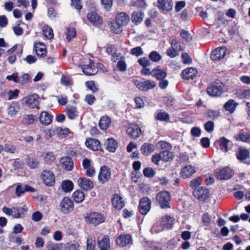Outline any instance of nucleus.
<instances>
[{
	"label": "nucleus",
	"instance_id": "obj_55",
	"mask_svg": "<svg viewBox=\"0 0 250 250\" xmlns=\"http://www.w3.org/2000/svg\"><path fill=\"white\" fill-rule=\"evenodd\" d=\"M56 132V127H51L45 130V137L46 139H49L55 134Z\"/></svg>",
	"mask_w": 250,
	"mask_h": 250
},
{
	"label": "nucleus",
	"instance_id": "obj_7",
	"mask_svg": "<svg viewBox=\"0 0 250 250\" xmlns=\"http://www.w3.org/2000/svg\"><path fill=\"white\" fill-rule=\"evenodd\" d=\"M41 178L43 183L48 187L54 185L55 182V178L52 171L49 170H44L42 172Z\"/></svg>",
	"mask_w": 250,
	"mask_h": 250
},
{
	"label": "nucleus",
	"instance_id": "obj_48",
	"mask_svg": "<svg viewBox=\"0 0 250 250\" xmlns=\"http://www.w3.org/2000/svg\"><path fill=\"white\" fill-rule=\"evenodd\" d=\"M80 244L78 241H74L67 243L66 250H79Z\"/></svg>",
	"mask_w": 250,
	"mask_h": 250
},
{
	"label": "nucleus",
	"instance_id": "obj_33",
	"mask_svg": "<svg viewBox=\"0 0 250 250\" xmlns=\"http://www.w3.org/2000/svg\"><path fill=\"white\" fill-rule=\"evenodd\" d=\"M152 76L157 80H161L164 79L167 76V72L164 70L157 68L152 70Z\"/></svg>",
	"mask_w": 250,
	"mask_h": 250
},
{
	"label": "nucleus",
	"instance_id": "obj_15",
	"mask_svg": "<svg viewBox=\"0 0 250 250\" xmlns=\"http://www.w3.org/2000/svg\"><path fill=\"white\" fill-rule=\"evenodd\" d=\"M79 186L83 190L88 191L93 188V182L84 177H80L77 180Z\"/></svg>",
	"mask_w": 250,
	"mask_h": 250
},
{
	"label": "nucleus",
	"instance_id": "obj_36",
	"mask_svg": "<svg viewBox=\"0 0 250 250\" xmlns=\"http://www.w3.org/2000/svg\"><path fill=\"white\" fill-rule=\"evenodd\" d=\"M237 105V103L233 100L230 99L224 104V107L226 110L232 113L235 110Z\"/></svg>",
	"mask_w": 250,
	"mask_h": 250
},
{
	"label": "nucleus",
	"instance_id": "obj_47",
	"mask_svg": "<svg viewBox=\"0 0 250 250\" xmlns=\"http://www.w3.org/2000/svg\"><path fill=\"white\" fill-rule=\"evenodd\" d=\"M40 164L38 159L29 158L27 160V164L32 169H35L38 167Z\"/></svg>",
	"mask_w": 250,
	"mask_h": 250
},
{
	"label": "nucleus",
	"instance_id": "obj_39",
	"mask_svg": "<svg viewBox=\"0 0 250 250\" xmlns=\"http://www.w3.org/2000/svg\"><path fill=\"white\" fill-rule=\"evenodd\" d=\"M72 197L76 203H79L82 202L84 200L85 195L82 191L78 190L73 193Z\"/></svg>",
	"mask_w": 250,
	"mask_h": 250
},
{
	"label": "nucleus",
	"instance_id": "obj_6",
	"mask_svg": "<svg viewBox=\"0 0 250 250\" xmlns=\"http://www.w3.org/2000/svg\"><path fill=\"white\" fill-rule=\"evenodd\" d=\"M126 132L132 139H137L142 134V131L140 125L136 124H129L126 128Z\"/></svg>",
	"mask_w": 250,
	"mask_h": 250
},
{
	"label": "nucleus",
	"instance_id": "obj_1",
	"mask_svg": "<svg viewBox=\"0 0 250 250\" xmlns=\"http://www.w3.org/2000/svg\"><path fill=\"white\" fill-rule=\"evenodd\" d=\"M85 222L94 226L98 225L104 222V218L103 215L98 212H92L87 213L84 216Z\"/></svg>",
	"mask_w": 250,
	"mask_h": 250
},
{
	"label": "nucleus",
	"instance_id": "obj_59",
	"mask_svg": "<svg viewBox=\"0 0 250 250\" xmlns=\"http://www.w3.org/2000/svg\"><path fill=\"white\" fill-rule=\"evenodd\" d=\"M132 5L138 9H143L146 7V2L145 0H136Z\"/></svg>",
	"mask_w": 250,
	"mask_h": 250
},
{
	"label": "nucleus",
	"instance_id": "obj_41",
	"mask_svg": "<svg viewBox=\"0 0 250 250\" xmlns=\"http://www.w3.org/2000/svg\"><path fill=\"white\" fill-rule=\"evenodd\" d=\"M73 188V184L70 180H65L62 183V188L65 192H70Z\"/></svg>",
	"mask_w": 250,
	"mask_h": 250
},
{
	"label": "nucleus",
	"instance_id": "obj_35",
	"mask_svg": "<svg viewBox=\"0 0 250 250\" xmlns=\"http://www.w3.org/2000/svg\"><path fill=\"white\" fill-rule=\"evenodd\" d=\"M101 250H108L110 249L109 239L106 236H104L98 243Z\"/></svg>",
	"mask_w": 250,
	"mask_h": 250
},
{
	"label": "nucleus",
	"instance_id": "obj_53",
	"mask_svg": "<svg viewBox=\"0 0 250 250\" xmlns=\"http://www.w3.org/2000/svg\"><path fill=\"white\" fill-rule=\"evenodd\" d=\"M95 245V237L91 236H88L87 239V250H93Z\"/></svg>",
	"mask_w": 250,
	"mask_h": 250
},
{
	"label": "nucleus",
	"instance_id": "obj_26",
	"mask_svg": "<svg viewBox=\"0 0 250 250\" xmlns=\"http://www.w3.org/2000/svg\"><path fill=\"white\" fill-rule=\"evenodd\" d=\"M35 51L38 56L43 57L46 55L45 45L42 42H36L34 45Z\"/></svg>",
	"mask_w": 250,
	"mask_h": 250
},
{
	"label": "nucleus",
	"instance_id": "obj_5",
	"mask_svg": "<svg viewBox=\"0 0 250 250\" xmlns=\"http://www.w3.org/2000/svg\"><path fill=\"white\" fill-rule=\"evenodd\" d=\"M133 83L139 90L143 91L149 90L154 88L156 86V83L150 80L144 82L134 80Z\"/></svg>",
	"mask_w": 250,
	"mask_h": 250
},
{
	"label": "nucleus",
	"instance_id": "obj_28",
	"mask_svg": "<svg viewBox=\"0 0 250 250\" xmlns=\"http://www.w3.org/2000/svg\"><path fill=\"white\" fill-rule=\"evenodd\" d=\"M62 167L67 170H71L73 167V162L72 159L68 157H64L60 160Z\"/></svg>",
	"mask_w": 250,
	"mask_h": 250
},
{
	"label": "nucleus",
	"instance_id": "obj_51",
	"mask_svg": "<svg viewBox=\"0 0 250 250\" xmlns=\"http://www.w3.org/2000/svg\"><path fill=\"white\" fill-rule=\"evenodd\" d=\"M170 44L171 47L175 50H177V52L178 51H183L184 49L182 43L176 39H173L170 42Z\"/></svg>",
	"mask_w": 250,
	"mask_h": 250
},
{
	"label": "nucleus",
	"instance_id": "obj_34",
	"mask_svg": "<svg viewBox=\"0 0 250 250\" xmlns=\"http://www.w3.org/2000/svg\"><path fill=\"white\" fill-rule=\"evenodd\" d=\"M111 124V120L106 116H103L101 117L99 125L100 127L103 130L107 128Z\"/></svg>",
	"mask_w": 250,
	"mask_h": 250
},
{
	"label": "nucleus",
	"instance_id": "obj_14",
	"mask_svg": "<svg viewBox=\"0 0 250 250\" xmlns=\"http://www.w3.org/2000/svg\"><path fill=\"white\" fill-rule=\"evenodd\" d=\"M215 173L216 177L220 180L229 179L233 174L232 170L228 167L219 170H217Z\"/></svg>",
	"mask_w": 250,
	"mask_h": 250
},
{
	"label": "nucleus",
	"instance_id": "obj_58",
	"mask_svg": "<svg viewBox=\"0 0 250 250\" xmlns=\"http://www.w3.org/2000/svg\"><path fill=\"white\" fill-rule=\"evenodd\" d=\"M204 128L208 132L210 133L213 132L214 128V123L210 121H208L205 123Z\"/></svg>",
	"mask_w": 250,
	"mask_h": 250
},
{
	"label": "nucleus",
	"instance_id": "obj_40",
	"mask_svg": "<svg viewBox=\"0 0 250 250\" xmlns=\"http://www.w3.org/2000/svg\"><path fill=\"white\" fill-rule=\"evenodd\" d=\"M42 32L43 36L48 40L52 39L53 38V30L48 25L43 26Z\"/></svg>",
	"mask_w": 250,
	"mask_h": 250
},
{
	"label": "nucleus",
	"instance_id": "obj_54",
	"mask_svg": "<svg viewBox=\"0 0 250 250\" xmlns=\"http://www.w3.org/2000/svg\"><path fill=\"white\" fill-rule=\"evenodd\" d=\"M149 58L154 62H157L161 60L162 56L157 51H153L149 54Z\"/></svg>",
	"mask_w": 250,
	"mask_h": 250
},
{
	"label": "nucleus",
	"instance_id": "obj_64",
	"mask_svg": "<svg viewBox=\"0 0 250 250\" xmlns=\"http://www.w3.org/2000/svg\"><path fill=\"white\" fill-rule=\"evenodd\" d=\"M211 221V217L208 213H205L202 216V222L205 225L208 226Z\"/></svg>",
	"mask_w": 250,
	"mask_h": 250
},
{
	"label": "nucleus",
	"instance_id": "obj_2",
	"mask_svg": "<svg viewBox=\"0 0 250 250\" xmlns=\"http://www.w3.org/2000/svg\"><path fill=\"white\" fill-rule=\"evenodd\" d=\"M129 17L124 12H120L116 14L115 21L117 22V28L114 30L116 32H121L123 26L126 25L129 21Z\"/></svg>",
	"mask_w": 250,
	"mask_h": 250
},
{
	"label": "nucleus",
	"instance_id": "obj_29",
	"mask_svg": "<svg viewBox=\"0 0 250 250\" xmlns=\"http://www.w3.org/2000/svg\"><path fill=\"white\" fill-rule=\"evenodd\" d=\"M175 219L170 216H165L162 218L161 223L163 228L171 229L175 223Z\"/></svg>",
	"mask_w": 250,
	"mask_h": 250
},
{
	"label": "nucleus",
	"instance_id": "obj_12",
	"mask_svg": "<svg viewBox=\"0 0 250 250\" xmlns=\"http://www.w3.org/2000/svg\"><path fill=\"white\" fill-rule=\"evenodd\" d=\"M82 165L85 170L86 175L88 177H93L95 174V170L92 165V162L90 159L85 158L83 160Z\"/></svg>",
	"mask_w": 250,
	"mask_h": 250
},
{
	"label": "nucleus",
	"instance_id": "obj_32",
	"mask_svg": "<svg viewBox=\"0 0 250 250\" xmlns=\"http://www.w3.org/2000/svg\"><path fill=\"white\" fill-rule=\"evenodd\" d=\"M154 150V146L151 144L144 143L141 146V153L145 155L148 156Z\"/></svg>",
	"mask_w": 250,
	"mask_h": 250
},
{
	"label": "nucleus",
	"instance_id": "obj_60",
	"mask_svg": "<svg viewBox=\"0 0 250 250\" xmlns=\"http://www.w3.org/2000/svg\"><path fill=\"white\" fill-rule=\"evenodd\" d=\"M29 78L30 77L28 74H24L20 77L18 76V83L24 84L28 83Z\"/></svg>",
	"mask_w": 250,
	"mask_h": 250
},
{
	"label": "nucleus",
	"instance_id": "obj_27",
	"mask_svg": "<svg viewBox=\"0 0 250 250\" xmlns=\"http://www.w3.org/2000/svg\"><path fill=\"white\" fill-rule=\"evenodd\" d=\"M85 144L88 148L93 151L98 150L101 147L100 142L94 139H87Z\"/></svg>",
	"mask_w": 250,
	"mask_h": 250
},
{
	"label": "nucleus",
	"instance_id": "obj_23",
	"mask_svg": "<svg viewBox=\"0 0 250 250\" xmlns=\"http://www.w3.org/2000/svg\"><path fill=\"white\" fill-rule=\"evenodd\" d=\"M116 241L117 245L125 247L131 242L132 239L131 236L128 234H123L120 235L116 239Z\"/></svg>",
	"mask_w": 250,
	"mask_h": 250
},
{
	"label": "nucleus",
	"instance_id": "obj_42",
	"mask_svg": "<svg viewBox=\"0 0 250 250\" xmlns=\"http://www.w3.org/2000/svg\"><path fill=\"white\" fill-rule=\"evenodd\" d=\"M160 154L161 155V160L164 162H168L173 159V154L170 151L164 150L160 152Z\"/></svg>",
	"mask_w": 250,
	"mask_h": 250
},
{
	"label": "nucleus",
	"instance_id": "obj_3",
	"mask_svg": "<svg viewBox=\"0 0 250 250\" xmlns=\"http://www.w3.org/2000/svg\"><path fill=\"white\" fill-rule=\"evenodd\" d=\"M156 200L160 204V207L162 208H170L169 201L170 200V194L166 191L160 192L156 196Z\"/></svg>",
	"mask_w": 250,
	"mask_h": 250
},
{
	"label": "nucleus",
	"instance_id": "obj_22",
	"mask_svg": "<svg viewBox=\"0 0 250 250\" xmlns=\"http://www.w3.org/2000/svg\"><path fill=\"white\" fill-rule=\"evenodd\" d=\"M196 171V168L191 165H187L182 168L181 174L184 178H188Z\"/></svg>",
	"mask_w": 250,
	"mask_h": 250
},
{
	"label": "nucleus",
	"instance_id": "obj_19",
	"mask_svg": "<svg viewBox=\"0 0 250 250\" xmlns=\"http://www.w3.org/2000/svg\"><path fill=\"white\" fill-rule=\"evenodd\" d=\"M226 52L225 47L217 48L212 52L210 58L213 61L221 60L225 56Z\"/></svg>",
	"mask_w": 250,
	"mask_h": 250
},
{
	"label": "nucleus",
	"instance_id": "obj_61",
	"mask_svg": "<svg viewBox=\"0 0 250 250\" xmlns=\"http://www.w3.org/2000/svg\"><path fill=\"white\" fill-rule=\"evenodd\" d=\"M20 93V90L18 89H15L14 90H9L7 92V95L8 96V99L11 100L16 98Z\"/></svg>",
	"mask_w": 250,
	"mask_h": 250
},
{
	"label": "nucleus",
	"instance_id": "obj_11",
	"mask_svg": "<svg viewBox=\"0 0 250 250\" xmlns=\"http://www.w3.org/2000/svg\"><path fill=\"white\" fill-rule=\"evenodd\" d=\"M193 194L197 199L201 201H204L209 197V192L207 188L202 187L199 188L194 189Z\"/></svg>",
	"mask_w": 250,
	"mask_h": 250
},
{
	"label": "nucleus",
	"instance_id": "obj_25",
	"mask_svg": "<svg viewBox=\"0 0 250 250\" xmlns=\"http://www.w3.org/2000/svg\"><path fill=\"white\" fill-rule=\"evenodd\" d=\"M39 119L41 124L48 125L52 122V116L47 112L42 111L40 115Z\"/></svg>",
	"mask_w": 250,
	"mask_h": 250
},
{
	"label": "nucleus",
	"instance_id": "obj_24",
	"mask_svg": "<svg viewBox=\"0 0 250 250\" xmlns=\"http://www.w3.org/2000/svg\"><path fill=\"white\" fill-rule=\"evenodd\" d=\"M87 19L89 21L95 26H99L102 23V20L100 16L94 12H91L87 14Z\"/></svg>",
	"mask_w": 250,
	"mask_h": 250
},
{
	"label": "nucleus",
	"instance_id": "obj_38",
	"mask_svg": "<svg viewBox=\"0 0 250 250\" xmlns=\"http://www.w3.org/2000/svg\"><path fill=\"white\" fill-rule=\"evenodd\" d=\"M155 119L162 121H167L169 120V115L164 111H158L155 114Z\"/></svg>",
	"mask_w": 250,
	"mask_h": 250
},
{
	"label": "nucleus",
	"instance_id": "obj_46",
	"mask_svg": "<svg viewBox=\"0 0 250 250\" xmlns=\"http://www.w3.org/2000/svg\"><path fill=\"white\" fill-rule=\"evenodd\" d=\"M63 248V244L62 243H50L46 246L47 250H62Z\"/></svg>",
	"mask_w": 250,
	"mask_h": 250
},
{
	"label": "nucleus",
	"instance_id": "obj_17",
	"mask_svg": "<svg viewBox=\"0 0 250 250\" xmlns=\"http://www.w3.org/2000/svg\"><path fill=\"white\" fill-rule=\"evenodd\" d=\"M23 208H8L6 207H4L2 208L3 212L8 215H11L14 218H20L21 217V211Z\"/></svg>",
	"mask_w": 250,
	"mask_h": 250
},
{
	"label": "nucleus",
	"instance_id": "obj_30",
	"mask_svg": "<svg viewBox=\"0 0 250 250\" xmlns=\"http://www.w3.org/2000/svg\"><path fill=\"white\" fill-rule=\"evenodd\" d=\"M65 111L68 118L71 120L75 119L79 116V112L76 107L68 105Z\"/></svg>",
	"mask_w": 250,
	"mask_h": 250
},
{
	"label": "nucleus",
	"instance_id": "obj_9",
	"mask_svg": "<svg viewBox=\"0 0 250 250\" xmlns=\"http://www.w3.org/2000/svg\"><path fill=\"white\" fill-rule=\"evenodd\" d=\"M111 176L110 169L106 166H103L100 168L98 175V180L102 184H104L110 179Z\"/></svg>",
	"mask_w": 250,
	"mask_h": 250
},
{
	"label": "nucleus",
	"instance_id": "obj_63",
	"mask_svg": "<svg viewBox=\"0 0 250 250\" xmlns=\"http://www.w3.org/2000/svg\"><path fill=\"white\" fill-rule=\"evenodd\" d=\"M101 3L104 8L106 10H109L112 6V0H101Z\"/></svg>",
	"mask_w": 250,
	"mask_h": 250
},
{
	"label": "nucleus",
	"instance_id": "obj_49",
	"mask_svg": "<svg viewBox=\"0 0 250 250\" xmlns=\"http://www.w3.org/2000/svg\"><path fill=\"white\" fill-rule=\"evenodd\" d=\"M236 140H240L243 142L250 143V134L240 133L235 136Z\"/></svg>",
	"mask_w": 250,
	"mask_h": 250
},
{
	"label": "nucleus",
	"instance_id": "obj_56",
	"mask_svg": "<svg viewBox=\"0 0 250 250\" xmlns=\"http://www.w3.org/2000/svg\"><path fill=\"white\" fill-rule=\"evenodd\" d=\"M164 229L162 223L157 222L155 223L152 227L151 231L152 233H158L162 231Z\"/></svg>",
	"mask_w": 250,
	"mask_h": 250
},
{
	"label": "nucleus",
	"instance_id": "obj_31",
	"mask_svg": "<svg viewBox=\"0 0 250 250\" xmlns=\"http://www.w3.org/2000/svg\"><path fill=\"white\" fill-rule=\"evenodd\" d=\"M104 146H105L106 149L111 152H115L117 147L116 141L112 138L108 139L105 142Z\"/></svg>",
	"mask_w": 250,
	"mask_h": 250
},
{
	"label": "nucleus",
	"instance_id": "obj_13",
	"mask_svg": "<svg viewBox=\"0 0 250 250\" xmlns=\"http://www.w3.org/2000/svg\"><path fill=\"white\" fill-rule=\"evenodd\" d=\"M151 202L147 197H144L141 199L139 203V210L142 214H146L150 210Z\"/></svg>",
	"mask_w": 250,
	"mask_h": 250
},
{
	"label": "nucleus",
	"instance_id": "obj_37",
	"mask_svg": "<svg viewBox=\"0 0 250 250\" xmlns=\"http://www.w3.org/2000/svg\"><path fill=\"white\" fill-rule=\"evenodd\" d=\"M229 142V141L224 137H221L217 141L221 149L224 152H226L228 150V144Z\"/></svg>",
	"mask_w": 250,
	"mask_h": 250
},
{
	"label": "nucleus",
	"instance_id": "obj_16",
	"mask_svg": "<svg viewBox=\"0 0 250 250\" xmlns=\"http://www.w3.org/2000/svg\"><path fill=\"white\" fill-rule=\"evenodd\" d=\"M83 72L86 75H93L98 72V68L95 66L92 61L90 60L89 64L82 66Z\"/></svg>",
	"mask_w": 250,
	"mask_h": 250
},
{
	"label": "nucleus",
	"instance_id": "obj_57",
	"mask_svg": "<svg viewBox=\"0 0 250 250\" xmlns=\"http://www.w3.org/2000/svg\"><path fill=\"white\" fill-rule=\"evenodd\" d=\"M208 118L213 120L216 119L220 116V112L218 110H208L207 114Z\"/></svg>",
	"mask_w": 250,
	"mask_h": 250
},
{
	"label": "nucleus",
	"instance_id": "obj_52",
	"mask_svg": "<svg viewBox=\"0 0 250 250\" xmlns=\"http://www.w3.org/2000/svg\"><path fill=\"white\" fill-rule=\"evenodd\" d=\"M237 94L240 98L248 99L250 98V89H239L237 91Z\"/></svg>",
	"mask_w": 250,
	"mask_h": 250
},
{
	"label": "nucleus",
	"instance_id": "obj_4",
	"mask_svg": "<svg viewBox=\"0 0 250 250\" xmlns=\"http://www.w3.org/2000/svg\"><path fill=\"white\" fill-rule=\"evenodd\" d=\"M61 211L65 214H67L73 211L74 203L72 200L67 197H64L60 204Z\"/></svg>",
	"mask_w": 250,
	"mask_h": 250
},
{
	"label": "nucleus",
	"instance_id": "obj_10",
	"mask_svg": "<svg viewBox=\"0 0 250 250\" xmlns=\"http://www.w3.org/2000/svg\"><path fill=\"white\" fill-rule=\"evenodd\" d=\"M224 86L222 83L217 82L207 88V93L211 96H219L223 92Z\"/></svg>",
	"mask_w": 250,
	"mask_h": 250
},
{
	"label": "nucleus",
	"instance_id": "obj_45",
	"mask_svg": "<svg viewBox=\"0 0 250 250\" xmlns=\"http://www.w3.org/2000/svg\"><path fill=\"white\" fill-rule=\"evenodd\" d=\"M42 157L44 161L47 163H50L53 162L55 159L54 154L52 152H49L42 153Z\"/></svg>",
	"mask_w": 250,
	"mask_h": 250
},
{
	"label": "nucleus",
	"instance_id": "obj_20",
	"mask_svg": "<svg viewBox=\"0 0 250 250\" xmlns=\"http://www.w3.org/2000/svg\"><path fill=\"white\" fill-rule=\"evenodd\" d=\"M197 73V70L193 67H189L182 71V78L187 80H192L196 77Z\"/></svg>",
	"mask_w": 250,
	"mask_h": 250
},
{
	"label": "nucleus",
	"instance_id": "obj_62",
	"mask_svg": "<svg viewBox=\"0 0 250 250\" xmlns=\"http://www.w3.org/2000/svg\"><path fill=\"white\" fill-rule=\"evenodd\" d=\"M167 54L171 58H174L179 55V53L177 50H175L172 47H170L167 49Z\"/></svg>",
	"mask_w": 250,
	"mask_h": 250
},
{
	"label": "nucleus",
	"instance_id": "obj_18",
	"mask_svg": "<svg viewBox=\"0 0 250 250\" xmlns=\"http://www.w3.org/2000/svg\"><path fill=\"white\" fill-rule=\"evenodd\" d=\"M112 204L114 208L119 210L122 209L125 205L123 198L118 194H114L112 196Z\"/></svg>",
	"mask_w": 250,
	"mask_h": 250
},
{
	"label": "nucleus",
	"instance_id": "obj_8",
	"mask_svg": "<svg viewBox=\"0 0 250 250\" xmlns=\"http://www.w3.org/2000/svg\"><path fill=\"white\" fill-rule=\"evenodd\" d=\"M38 96L36 94H33L24 97L22 102L31 108L38 107L39 104Z\"/></svg>",
	"mask_w": 250,
	"mask_h": 250
},
{
	"label": "nucleus",
	"instance_id": "obj_21",
	"mask_svg": "<svg viewBox=\"0 0 250 250\" xmlns=\"http://www.w3.org/2000/svg\"><path fill=\"white\" fill-rule=\"evenodd\" d=\"M158 7L166 11H170L172 9L173 3L171 0H158Z\"/></svg>",
	"mask_w": 250,
	"mask_h": 250
},
{
	"label": "nucleus",
	"instance_id": "obj_44",
	"mask_svg": "<svg viewBox=\"0 0 250 250\" xmlns=\"http://www.w3.org/2000/svg\"><path fill=\"white\" fill-rule=\"evenodd\" d=\"M249 156V152L248 150L243 148H239L236 154L237 159L240 161L246 159Z\"/></svg>",
	"mask_w": 250,
	"mask_h": 250
},
{
	"label": "nucleus",
	"instance_id": "obj_50",
	"mask_svg": "<svg viewBox=\"0 0 250 250\" xmlns=\"http://www.w3.org/2000/svg\"><path fill=\"white\" fill-rule=\"evenodd\" d=\"M66 39L68 41L70 42L71 40L75 38L76 36V32L75 29L74 27H69L67 29V32L66 33Z\"/></svg>",
	"mask_w": 250,
	"mask_h": 250
},
{
	"label": "nucleus",
	"instance_id": "obj_43",
	"mask_svg": "<svg viewBox=\"0 0 250 250\" xmlns=\"http://www.w3.org/2000/svg\"><path fill=\"white\" fill-rule=\"evenodd\" d=\"M143 19V13L141 12H134L132 14L131 19L136 24L141 23Z\"/></svg>",
	"mask_w": 250,
	"mask_h": 250
}]
</instances>
